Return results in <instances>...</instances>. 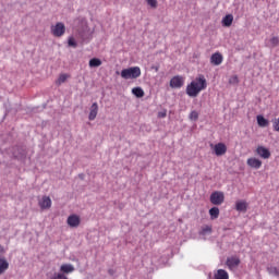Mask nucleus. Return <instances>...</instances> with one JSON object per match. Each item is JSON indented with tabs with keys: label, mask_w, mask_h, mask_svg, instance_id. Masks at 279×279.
<instances>
[{
	"label": "nucleus",
	"mask_w": 279,
	"mask_h": 279,
	"mask_svg": "<svg viewBox=\"0 0 279 279\" xmlns=\"http://www.w3.org/2000/svg\"><path fill=\"white\" fill-rule=\"evenodd\" d=\"M78 177H80V179H83L84 175L83 174H78Z\"/></svg>",
	"instance_id": "nucleus-36"
},
{
	"label": "nucleus",
	"mask_w": 279,
	"mask_h": 279,
	"mask_svg": "<svg viewBox=\"0 0 279 279\" xmlns=\"http://www.w3.org/2000/svg\"><path fill=\"white\" fill-rule=\"evenodd\" d=\"M51 279H68L64 275H61V272H58L51 277Z\"/></svg>",
	"instance_id": "nucleus-30"
},
{
	"label": "nucleus",
	"mask_w": 279,
	"mask_h": 279,
	"mask_svg": "<svg viewBox=\"0 0 279 279\" xmlns=\"http://www.w3.org/2000/svg\"><path fill=\"white\" fill-rule=\"evenodd\" d=\"M4 251L3 245L0 244V254H2Z\"/></svg>",
	"instance_id": "nucleus-35"
},
{
	"label": "nucleus",
	"mask_w": 279,
	"mask_h": 279,
	"mask_svg": "<svg viewBox=\"0 0 279 279\" xmlns=\"http://www.w3.org/2000/svg\"><path fill=\"white\" fill-rule=\"evenodd\" d=\"M69 75L65 73L60 74L59 78L56 81L57 85H62L68 80Z\"/></svg>",
	"instance_id": "nucleus-24"
},
{
	"label": "nucleus",
	"mask_w": 279,
	"mask_h": 279,
	"mask_svg": "<svg viewBox=\"0 0 279 279\" xmlns=\"http://www.w3.org/2000/svg\"><path fill=\"white\" fill-rule=\"evenodd\" d=\"M132 94H133L136 98H143L144 95H145L143 88H142V87H138V86H137V87H134V88L132 89Z\"/></svg>",
	"instance_id": "nucleus-22"
},
{
	"label": "nucleus",
	"mask_w": 279,
	"mask_h": 279,
	"mask_svg": "<svg viewBox=\"0 0 279 279\" xmlns=\"http://www.w3.org/2000/svg\"><path fill=\"white\" fill-rule=\"evenodd\" d=\"M75 270L72 264H62L60 267V271L63 274H72Z\"/></svg>",
	"instance_id": "nucleus-14"
},
{
	"label": "nucleus",
	"mask_w": 279,
	"mask_h": 279,
	"mask_svg": "<svg viewBox=\"0 0 279 279\" xmlns=\"http://www.w3.org/2000/svg\"><path fill=\"white\" fill-rule=\"evenodd\" d=\"M229 84H230V85H238V84H239V77H238V75H232V76L229 78Z\"/></svg>",
	"instance_id": "nucleus-26"
},
{
	"label": "nucleus",
	"mask_w": 279,
	"mask_h": 279,
	"mask_svg": "<svg viewBox=\"0 0 279 279\" xmlns=\"http://www.w3.org/2000/svg\"><path fill=\"white\" fill-rule=\"evenodd\" d=\"M102 64L101 60L98 58H92L89 60V68L90 69H95V68H99Z\"/></svg>",
	"instance_id": "nucleus-21"
},
{
	"label": "nucleus",
	"mask_w": 279,
	"mask_h": 279,
	"mask_svg": "<svg viewBox=\"0 0 279 279\" xmlns=\"http://www.w3.org/2000/svg\"><path fill=\"white\" fill-rule=\"evenodd\" d=\"M108 274H109L110 276H113V275H114V270H112V268H110V269L108 270Z\"/></svg>",
	"instance_id": "nucleus-33"
},
{
	"label": "nucleus",
	"mask_w": 279,
	"mask_h": 279,
	"mask_svg": "<svg viewBox=\"0 0 279 279\" xmlns=\"http://www.w3.org/2000/svg\"><path fill=\"white\" fill-rule=\"evenodd\" d=\"M184 85V78L181 75H175L170 81V87L173 89H179Z\"/></svg>",
	"instance_id": "nucleus-6"
},
{
	"label": "nucleus",
	"mask_w": 279,
	"mask_h": 279,
	"mask_svg": "<svg viewBox=\"0 0 279 279\" xmlns=\"http://www.w3.org/2000/svg\"><path fill=\"white\" fill-rule=\"evenodd\" d=\"M211 232H213L211 226L205 225V226L202 227L199 235H202V236L210 235Z\"/></svg>",
	"instance_id": "nucleus-18"
},
{
	"label": "nucleus",
	"mask_w": 279,
	"mask_h": 279,
	"mask_svg": "<svg viewBox=\"0 0 279 279\" xmlns=\"http://www.w3.org/2000/svg\"><path fill=\"white\" fill-rule=\"evenodd\" d=\"M268 272L271 276L279 277V268H276V266H269Z\"/></svg>",
	"instance_id": "nucleus-25"
},
{
	"label": "nucleus",
	"mask_w": 279,
	"mask_h": 279,
	"mask_svg": "<svg viewBox=\"0 0 279 279\" xmlns=\"http://www.w3.org/2000/svg\"><path fill=\"white\" fill-rule=\"evenodd\" d=\"M38 205L41 209H49L51 207V198L44 195L41 198H39Z\"/></svg>",
	"instance_id": "nucleus-11"
},
{
	"label": "nucleus",
	"mask_w": 279,
	"mask_h": 279,
	"mask_svg": "<svg viewBox=\"0 0 279 279\" xmlns=\"http://www.w3.org/2000/svg\"><path fill=\"white\" fill-rule=\"evenodd\" d=\"M97 114H98V105L97 102H93L90 106L89 114H88L89 121H94Z\"/></svg>",
	"instance_id": "nucleus-13"
},
{
	"label": "nucleus",
	"mask_w": 279,
	"mask_h": 279,
	"mask_svg": "<svg viewBox=\"0 0 279 279\" xmlns=\"http://www.w3.org/2000/svg\"><path fill=\"white\" fill-rule=\"evenodd\" d=\"M211 147L214 148V153L217 157H221L227 153V146L222 142L217 143L214 146L211 144Z\"/></svg>",
	"instance_id": "nucleus-7"
},
{
	"label": "nucleus",
	"mask_w": 279,
	"mask_h": 279,
	"mask_svg": "<svg viewBox=\"0 0 279 279\" xmlns=\"http://www.w3.org/2000/svg\"><path fill=\"white\" fill-rule=\"evenodd\" d=\"M247 166L252 169L258 170L263 166V161L256 157H251L246 161Z\"/></svg>",
	"instance_id": "nucleus-9"
},
{
	"label": "nucleus",
	"mask_w": 279,
	"mask_h": 279,
	"mask_svg": "<svg viewBox=\"0 0 279 279\" xmlns=\"http://www.w3.org/2000/svg\"><path fill=\"white\" fill-rule=\"evenodd\" d=\"M257 122H258V125L260 126V128H266V126H268V120L267 119H265L263 116H257Z\"/></svg>",
	"instance_id": "nucleus-23"
},
{
	"label": "nucleus",
	"mask_w": 279,
	"mask_h": 279,
	"mask_svg": "<svg viewBox=\"0 0 279 279\" xmlns=\"http://www.w3.org/2000/svg\"><path fill=\"white\" fill-rule=\"evenodd\" d=\"M147 3L151 8H156L157 7V0H147Z\"/></svg>",
	"instance_id": "nucleus-31"
},
{
	"label": "nucleus",
	"mask_w": 279,
	"mask_h": 279,
	"mask_svg": "<svg viewBox=\"0 0 279 279\" xmlns=\"http://www.w3.org/2000/svg\"><path fill=\"white\" fill-rule=\"evenodd\" d=\"M207 88V82L204 75H199L192 81L186 87V94L191 98H195L198 94Z\"/></svg>",
	"instance_id": "nucleus-1"
},
{
	"label": "nucleus",
	"mask_w": 279,
	"mask_h": 279,
	"mask_svg": "<svg viewBox=\"0 0 279 279\" xmlns=\"http://www.w3.org/2000/svg\"><path fill=\"white\" fill-rule=\"evenodd\" d=\"M233 23V15L232 14H227L223 19H222V26L223 27H230Z\"/></svg>",
	"instance_id": "nucleus-15"
},
{
	"label": "nucleus",
	"mask_w": 279,
	"mask_h": 279,
	"mask_svg": "<svg viewBox=\"0 0 279 279\" xmlns=\"http://www.w3.org/2000/svg\"><path fill=\"white\" fill-rule=\"evenodd\" d=\"M215 279H229V275L227 270H222V268H220L215 272Z\"/></svg>",
	"instance_id": "nucleus-19"
},
{
	"label": "nucleus",
	"mask_w": 279,
	"mask_h": 279,
	"mask_svg": "<svg viewBox=\"0 0 279 279\" xmlns=\"http://www.w3.org/2000/svg\"><path fill=\"white\" fill-rule=\"evenodd\" d=\"M81 222V219L77 215L73 214V215H70L66 219V223L69 225V227L71 228H77L78 225Z\"/></svg>",
	"instance_id": "nucleus-10"
},
{
	"label": "nucleus",
	"mask_w": 279,
	"mask_h": 279,
	"mask_svg": "<svg viewBox=\"0 0 279 279\" xmlns=\"http://www.w3.org/2000/svg\"><path fill=\"white\" fill-rule=\"evenodd\" d=\"M198 119V112L196 110H193L191 113H190V120L191 121H197Z\"/></svg>",
	"instance_id": "nucleus-28"
},
{
	"label": "nucleus",
	"mask_w": 279,
	"mask_h": 279,
	"mask_svg": "<svg viewBox=\"0 0 279 279\" xmlns=\"http://www.w3.org/2000/svg\"><path fill=\"white\" fill-rule=\"evenodd\" d=\"M159 118H166V112H159Z\"/></svg>",
	"instance_id": "nucleus-34"
},
{
	"label": "nucleus",
	"mask_w": 279,
	"mask_h": 279,
	"mask_svg": "<svg viewBox=\"0 0 279 279\" xmlns=\"http://www.w3.org/2000/svg\"><path fill=\"white\" fill-rule=\"evenodd\" d=\"M241 262L239 257L232 256V257H227L226 265L230 271H236Z\"/></svg>",
	"instance_id": "nucleus-5"
},
{
	"label": "nucleus",
	"mask_w": 279,
	"mask_h": 279,
	"mask_svg": "<svg viewBox=\"0 0 279 279\" xmlns=\"http://www.w3.org/2000/svg\"><path fill=\"white\" fill-rule=\"evenodd\" d=\"M51 34L60 38L65 34V25L62 22H58L56 25L51 26Z\"/></svg>",
	"instance_id": "nucleus-4"
},
{
	"label": "nucleus",
	"mask_w": 279,
	"mask_h": 279,
	"mask_svg": "<svg viewBox=\"0 0 279 279\" xmlns=\"http://www.w3.org/2000/svg\"><path fill=\"white\" fill-rule=\"evenodd\" d=\"M278 44H279V38L278 37L275 36V37L270 38V46L272 48L277 47Z\"/></svg>",
	"instance_id": "nucleus-29"
},
{
	"label": "nucleus",
	"mask_w": 279,
	"mask_h": 279,
	"mask_svg": "<svg viewBox=\"0 0 279 279\" xmlns=\"http://www.w3.org/2000/svg\"><path fill=\"white\" fill-rule=\"evenodd\" d=\"M223 61V57L220 52H215L213 53V56L210 57V62L211 64L219 66Z\"/></svg>",
	"instance_id": "nucleus-12"
},
{
	"label": "nucleus",
	"mask_w": 279,
	"mask_h": 279,
	"mask_svg": "<svg viewBox=\"0 0 279 279\" xmlns=\"http://www.w3.org/2000/svg\"><path fill=\"white\" fill-rule=\"evenodd\" d=\"M274 128H275V131L279 132V118L278 120L275 121Z\"/></svg>",
	"instance_id": "nucleus-32"
},
{
	"label": "nucleus",
	"mask_w": 279,
	"mask_h": 279,
	"mask_svg": "<svg viewBox=\"0 0 279 279\" xmlns=\"http://www.w3.org/2000/svg\"><path fill=\"white\" fill-rule=\"evenodd\" d=\"M9 267H10V264H8L5 259L0 257V275H3V272H5Z\"/></svg>",
	"instance_id": "nucleus-20"
},
{
	"label": "nucleus",
	"mask_w": 279,
	"mask_h": 279,
	"mask_svg": "<svg viewBox=\"0 0 279 279\" xmlns=\"http://www.w3.org/2000/svg\"><path fill=\"white\" fill-rule=\"evenodd\" d=\"M68 46L72 47V48H76L77 47V44H76V41H75V39L73 37H69Z\"/></svg>",
	"instance_id": "nucleus-27"
},
{
	"label": "nucleus",
	"mask_w": 279,
	"mask_h": 279,
	"mask_svg": "<svg viewBox=\"0 0 279 279\" xmlns=\"http://www.w3.org/2000/svg\"><path fill=\"white\" fill-rule=\"evenodd\" d=\"M210 202L215 206H220L225 202V193L222 191H215L210 194Z\"/></svg>",
	"instance_id": "nucleus-3"
},
{
	"label": "nucleus",
	"mask_w": 279,
	"mask_h": 279,
	"mask_svg": "<svg viewBox=\"0 0 279 279\" xmlns=\"http://www.w3.org/2000/svg\"><path fill=\"white\" fill-rule=\"evenodd\" d=\"M220 210L217 206H214L209 209V215L211 220H216L219 218Z\"/></svg>",
	"instance_id": "nucleus-17"
},
{
	"label": "nucleus",
	"mask_w": 279,
	"mask_h": 279,
	"mask_svg": "<svg viewBox=\"0 0 279 279\" xmlns=\"http://www.w3.org/2000/svg\"><path fill=\"white\" fill-rule=\"evenodd\" d=\"M256 154L263 159H269L271 155L270 150L262 145L257 146Z\"/></svg>",
	"instance_id": "nucleus-8"
},
{
	"label": "nucleus",
	"mask_w": 279,
	"mask_h": 279,
	"mask_svg": "<svg viewBox=\"0 0 279 279\" xmlns=\"http://www.w3.org/2000/svg\"><path fill=\"white\" fill-rule=\"evenodd\" d=\"M235 209L240 213H244L247 209V203L245 201H238Z\"/></svg>",
	"instance_id": "nucleus-16"
},
{
	"label": "nucleus",
	"mask_w": 279,
	"mask_h": 279,
	"mask_svg": "<svg viewBox=\"0 0 279 279\" xmlns=\"http://www.w3.org/2000/svg\"><path fill=\"white\" fill-rule=\"evenodd\" d=\"M142 75L140 66H131L121 71V77L125 81L136 80Z\"/></svg>",
	"instance_id": "nucleus-2"
}]
</instances>
